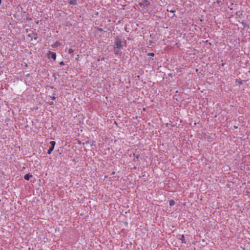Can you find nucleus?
Returning <instances> with one entry per match:
<instances>
[{
  "mask_svg": "<svg viewBox=\"0 0 250 250\" xmlns=\"http://www.w3.org/2000/svg\"><path fill=\"white\" fill-rule=\"evenodd\" d=\"M50 144L51 145V147L48 149L47 153L48 154H51V153L53 150L55 146L56 145V142L55 141H51L50 142Z\"/></svg>",
  "mask_w": 250,
  "mask_h": 250,
  "instance_id": "nucleus-2",
  "label": "nucleus"
},
{
  "mask_svg": "<svg viewBox=\"0 0 250 250\" xmlns=\"http://www.w3.org/2000/svg\"><path fill=\"white\" fill-rule=\"evenodd\" d=\"M149 3L148 0H143L142 2L139 3V5L141 7H146L148 5Z\"/></svg>",
  "mask_w": 250,
  "mask_h": 250,
  "instance_id": "nucleus-4",
  "label": "nucleus"
},
{
  "mask_svg": "<svg viewBox=\"0 0 250 250\" xmlns=\"http://www.w3.org/2000/svg\"><path fill=\"white\" fill-rule=\"evenodd\" d=\"M177 238L182 241V243H184V244H186V242L185 241V236L184 234H182V235H180L179 234L178 236H177Z\"/></svg>",
  "mask_w": 250,
  "mask_h": 250,
  "instance_id": "nucleus-6",
  "label": "nucleus"
},
{
  "mask_svg": "<svg viewBox=\"0 0 250 250\" xmlns=\"http://www.w3.org/2000/svg\"><path fill=\"white\" fill-rule=\"evenodd\" d=\"M167 11H169V12H170V13H174V12H175V10H169V9H167Z\"/></svg>",
  "mask_w": 250,
  "mask_h": 250,
  "instance_id": "nucleus-13",
  "label": "nucleus"
},
{
  "mask_svg": "<svg viewBox=\"0 0 250 250\" xmlns=\"http://www.w3.org/2000/svg\"><path fill=\"white\" fill-rule=\"evenodd\" d=\"M32 175L30 174H26L24 175V178L25 180L28 181L30 178L32 177Z\"/></svg>",
  "mask_w": 250,
  "mask_h": 250,
  "instance_id": "nucleus-7",
  "label": "nucleus"
},
{
  "mask_svg": "<svg viewBox=\"0 0 250 250\" xmlns=\"http://www.w3.org/2000/svg\"><path fill=\"white\" fill-rule=\"evenodd\" d=\"M134 156L137 158V159H139L140 158V155L139 154H133Z\"/></svg>",
  "mask_w": 250,
  "mask_h": 250,
  "instance_id": "nucleus-11",
  "label": "nucleus"
},
{
  "mask_svg": "<svg viewBox=\"0 0 250 250\" xmlns=\"http://www.w3.org/2000/svg\"><path fill=\"white\" fill-rule=\"evenodd\" d=\"M169 206H173L174 204H175V202L174 200H171L169 201Z\"/></svg>",
  "mask_w": 250,
  "mask_h": 250,
  "instance_id": "nucleus-9",
  "label": "nucleus"
},
{
  "mask_svg": "<svg viewBox=\"0 0 250 250\" xmlns=\"http://www.w3.org/2000/svg\"><path fill=\"white\" fill-rule=\"evenodd\" d=\"M68 3L70 4L74 5H75L77 4V2L76 0H69V1H68Z\"/></svg>",
  "mask_w": 250,
  "mask_h": 250,
  "instance_id": "nucleus-8",
  "label": "nucleus"
},
{
  "mask_svg": "<svg viewBox=\"0 0 250 250\" xmlns=\"http://www.w3.org/2000/svg\"><path fill=\"white\" fill-rule=\"evenodd\" d=\"M1 0H0V4H1Z\"/></svg>",
  "mask_w": 250,
  "mask_h": 250,
  "instance_id": "nucleus-19",
  "label": "nucleus"
},
{
  "mask_svg": "<svg viewBox=\"0 0 250 250\" xmlns=\"http://www.w3.org/2000/svg\"><path fill=\"white\" fill-rule=\"evenodd\" d=\"M74 52V50L72 49L69 48L68 50V53L69 54H73Z\"/></svg>",
  "mask_w": 250,
  "mask_h": 250,
  "instance_id": "nucleus-10",
  "label": "nucleus"
},
{
  "mask_svg": "<svg viewBox=\"0 0 250 250\" xmlns=\"http://www.w3.org/2000/svg\"><path fill=\"white\" fill-rule=\"evenodd\" d=\"M60 65H64V62L63 61L61 62H60Z\"/></svg>",
  "mask_w": 250,
  "mask_h": 250,
  "instance_id": "nucleus-15",
  "label": "nucleus"
},
{
  "mask_svg": "<svg viewBox=\"0 0 250 250\" xmlns=\"http://www.w3.org/2000/svg\"><path fill=\"white\" fill-rule=\"evenodd\" d=\"M234 127H235V128H237V126H234Z\"/></svg>",
  "mask_w": 250,
  "mask_h": 250,
  "instance_id": "nucleus-20",
  "label": "nucleus"
},
{
  "mask_svg": "<svg viewBox=\"0 0 250 250\" xmlns=\"http://www.w3.org/2000/svg\"><path fill=\"white\" fill-rule=\"evenodd\" d=\"M50 98L52 100H55L56 99V98L54 96H50Z\"/></svg>",
  "mask_w": 250,
  "mask_h": 250,
  "instance_id": "nucleus-12",
  "label": "nucleus"
},
{
  "mask_svg": "<svg viewBox=\"0 0 250 250\" xmlns=\"http://www.w3.org/2000/svg\"><path fill=\"white\" fill-rule=\"evenodd\" d=\"M49 105H53L54 104L53 102H50V103H49Z\"/></svg>",
  "mask_w": 250,
  "mask_h": 250,
  "instance_id": "nucleus-16",
  "label": "nucleus"
},
{
  "mask_svg": "<svg viewBox=\"0 0 250 250\" xmlns=\"http://www.w3.org/2000/svg\"><path fill=\"white\" fill-rule=\"evenodd\" d=\"M48 56L49 58H52L54 60H55L56 59V54L54 52L49 51L48 53Z\"/></svg>",
  "mask_w": 250,
  "mask_h": 250,
  "instance_id": "nucleus-5",
  "label": "nucleus"
},
{
  "mask_svg": "<svg viewBox=\"0 0 250 250\" xmlns=\"http://www.w3.org/2000/svg\"><path fill=\"white\" fill-rule=\"evenodd\" d=\"M115 174V172L113 171V172L111 173V175L113 176Z\"/></svg>",
  "mask_w": 250,
  "mask_h": 250,
  "instance_id": "nucleus-17",
  "label": "nucleus"
},
{
  "mask_svg": "<svg viewBox=\"0 0 250 250\" xmlns=\"http://www.w3.org/2000/svg\"><path fill=\"white\" fill-rule=\"evenodd\" d=\"M114 47L117 48H121L122 49L123 46V44H126V41H122L118 37H116L115 38V42H114Z\"/></svg>",
  "mask_w": 250,
  "mask_h": 250,
  "instance_id": "nucleus-1",
  "label": "nucleus"
},
{
  "mask_svg": "<svg viewBox=\"0 0 250 250\" xmlns=\"http://www.w3.org/2000/svg\"><path fill=\"white\" fill-rule=\"evenodd\" d=\"M108 178V176H107L105 175V176H104V178Z\"/></svg>",
  "mask_w": 250,
  "mask_h": 250,
  "instance_id": "nucleus-18",
  "label": "nucleus"
},
{
  "mask_svg": "<svg viewBox=\"0 0 250 250\" xmlns=\"http://www.w3.org/2000/svg\"><path fill=\"white\" fill-rule=\"evenodd\" d=\"M121 49V48H117L114 47L113 51H114V53L115 54V55L116 56H121L122 53Z\"/></svg>",
  "mask_w": 250,
  "mask_h": 250,
  "instance_id": "nucleus-3",
  "label": "nucleus"
},
{
  "mask_svg": "<svg viewBox=\"0 0 250 250\" xmlns=\"http://www.w3.org/2000/svg\"><path fill=\"white\" fill-rule=\"evenodd\" d=\"M148 56H154V54L153 53H149L148 54Z\"/></svg>",
  "mask_w": 250,
  "mask_h": 250,
  "instance_id": "nucleus-14",
  "label": "nucleus"
}]
</instances>
